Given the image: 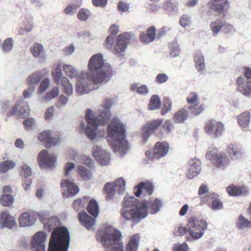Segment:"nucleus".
<instances>
[{
  "mask_svg": "<svg viewBox=\"0 0 251 251\" xmlns=\"http://www.w3.org/2000/svg\"><path fill=\"white\" fill-rule=\"evenodd\" d=\"M156 34V28L151 26L149 27L147 30V33L143 32L140 34L141 42L145 44L150 43L154 41Z\"/></svg>",
  "mask_w": 251,
  "mask_h": 251,
  "instance_id": "cd10ccee",
  "label": "nucleus"
},
{
  "mask_svg": "<svg viewBox=\"0 0 251 251\" xmlns=\"http://www.w3.org/2000/svg\"><path fill=\"white\" fill-rule=\"evenodd\" d=\"M130 89L132 91H136L138 94L142 95H145L149 92V89L146 85L138 86L137 84L134 83L131 85Z\"/></svg>",
  "mask_w": 251,
  "mask_h": 251,
  "instance_id": "a19ab883",
  "label": "nucleus"
},
{
  "mask_svg": "<svg viewBox=\"0 0 251 251\" xmlns=\"http://www.w3.org/2000/svg\"><path fill=\"white\" fill-rule=\"evenodd\" d=\"M87 211L94 218H97L99 213L98 202L95 200H91L87 206Z\"/></svg>",
  "mask_w": 251,
  "mask_h": 251,
  "instance_id": "e433bc0d",
  "label": "nucleus"
},
{
  "mask_svg": "<svg viewBox=\"0 0 251 251\" xmlns=\"http://www.w3.org/2000/svg\"><path fill=\"white\" fill-rule=\"evenodd\" d=\"M179 24L183 27L189 26L191 24V17L186 14L182 15L179 19Z\"/></svg>",
  "mask_w": 251,
  "mask_h": 251,
  "instance_id": "603ef678",
  "label": "nucleus"
},
{
  "mask_svg": "<svg viewBox=\"0 0 251 251\" xmlns=\"http://www.w3.org/2000/svg\"><path fill=\"white\" fill-rule=\"evenodd\" d=\"M172 102L171 100L168 98H166L163 103V107L161 111V114L164 115L166 114L169 111L172 109Z\"/></svg>",
  "mask_w": 251,
  "mask_h": 251,
  "instance_id": "5fc2aeb1",
  "label": "nucleus"
},
{
  "mask_svg": "<svg viewBox=\"0 0 251 251\" xmlns=\"http://www.w3.org/2000/svg\"><path fill=\"white\" fill-rule=\"evenodd\" d=\"M48 235L45 231L36 233L31 240V247L33 251H46V243Z\"/></svg>",
  "mask_w": 251,
  "mask_h": 251,
  "instance_id": "f8f14e48",
  "label": "nucleus"
},
{
  "mask_svg": "<svg viewBox=\"0 0 251 251\" xmlns=\"http://www.w3.org/2000/svg\"><path fill=\"white\" fill-rule=\"evenodd\" d=\"M227 191L230 196H237L241 193L240 187L235 186H229L227 187Z\"/></svg>",
  "mask_w": 251,
  "mask_h": 251,
  "instance_id": "13d9d810",
  "label": "nucleus"
},
{
  "mask_svg": "<svg viewBox=\"0 0 251 251\" xmlns=\"http://www.w3.org/2000/svg\"><path fill=\"white\" fill-rule=\"evenodd\" d=\"M199 160L196 158H191L189 161V168L187 176L190 179H192L197 176L201 172V165Z\"/></svg>",
  "mask_w": 251,
  "mask_h": 251,
  "instance_id": "5701e85b",
  "label": "nucleus"
},
{
  "mask_svg": "<svg viewBox=\"0 0 251 251\" xmlns=\"http://www.w3.org/2000/svg\"><path fill=\"white\" fill-rule=\"evenodd\" d=\"M126 132L124 124L118 118H112L108 126L107 137L113 151L122 156L125 155L130 150L126 139Z\"/></svg>",
  "mask_w": 251,
  "mask_h": 251,
  "instance_id": "7ed1b4c3",
  "label": "nucleus"
},
{
  "mask_svg": "<svg viewBox=\"0 0 251 251\" xmlns=\"http://www.w3.org/2000/svg\"><path fill=\"white\" fill-rule=\"evenodd\" d=\"M14 202V198L12 195H1L0 202L3 206H10Z\"/></svg>",
  "mask_w": 251,
  "mask_h": 251,
  "instance_id": "c03bdc74",
  "label": "nucleus"
},
{
  "mask_svg": "<svg viewBox=\"0 0 251 251\" xmlns=\"http://www.w3.org/2000/svg\"><path fill=\"white\" fill-rule=\"evenodd\" d=\"M29 108L27 105H24L23 101H17L7 114L8 117L16 116L18 118L25 117L28 115Z\"/></svg>",
  "mask_w": 251,
  "mask_h": 251,
  "instance_id": "2eb2a0df",
  "label": "nucleus"
},
{
  "mask_svg": "<svg viewBox=\"0 0 251 251\" xmlns=\"http://www.w3.org/2000/svg\"><path fill=\"white\" fill-rule=\"evenodd\" d=\"M251 226V220H249L243 215H240L236 223V226L239 231H246Z\"/></svg>",
  "mask_w": 251,
  "mask_h": 251,
  "instance_id": "7c9ffc66",
  "label": "nucleus"
},
{
  "mask_svg": "<svg viewBox=\"0 0 251 251\" xmlns=\"http://www.w3.org/2000/svg\"><path fill=\"white\" fill-rule=\"evenodd\" d=\"M131 38L130 34L125 32L118 35L116 45L114 48V53L118 57L123 56L127 44Z\"/></svg>",
  "mask_w": 251,
  "mask_h": 251,
  "instance_id": "ddd939ff",
  "label": "nucleus"
},
{
  "mask_svg": "<svg viewBox=\"0 0 251 251\" xmlns=\"http://www.w3.org/2000/svg\"><path fill=\"white\" fill-rule=\"evenodd\" d=\"M41 142H44L48 147L52 146H56L60 141L59 138L56 137H52L50 130H44L41 132L38 137Z\"/></svg>",
  "mask_w": 251,
  "mask_h": 251,
  "instance_id": "4be33fe9",
  "label": "nucleus"
},
{
  "mask_svg": "<svg viewBox=\"0 0 251 251\" xmlns=\"http://www.w3.org/2000/svg\"><path fill=\"white\" fill-rule=\"evenodd\" d=\"M56 157L50 155L46 150L41 151L38 155V161L42 168H51L55 163Z\"/></svg>",
  "mask_w": 251,
  "mask_h": 251,
  "instance_id": "4468645a",
  "label": "nucleus"
},
{
  "mask_svg": "<svg viewBox=\"0 0 251 251\" xmlns=\"http://www.w3.org/2000/svg\"><path fill=\"white\" fill-rule=\"evenodd\" d=\"M20 225L22 227H28L35 223V219L28 212L22 213L19 217Z\"/></svg>",
  "mask_w": 251,
  "mask_h": 251,
  "instance_id": "c85d7f7f",
  "label": "nucleus"
},
{
  "mask_svg": "<svg viewBox=\"0 0 251 251\" xmlns=\"http://www.w3.org/2000/svg\"><path fill=\"white\" fill-rule=\"evenodd\" d=\"M228 154L232 158H238L241 156L243 151L238 146L234 144H230L227 148Z\"/></svg>",
  "mask_w": 251,
  "mask_h": 251,
  "instance_id": "c9c22d12",
  "label": "nucleus"
},
{
  "mask_svg": "<svg viewBox=\"0 0 251 251\" xmlns=\"http://www.w3.org/2000/svg\"><path fill=\"white\" fill-rule=\"evenodd\" d=\"M35 119L32 118L26 119L23 121L24 125L26 127V128L28 129H32L33 126L35 125Z\"/></svg>",
  "mask_w": 251,
  "mask_h": 251,
  "instance_id": "e2e57ef3",
  "label": "nucleus"
},
{
  "mask_svg": "<svg viewBox=\"0 0 251 251\" xmlns=\"http://www.w3.org/2000/svg\"><path fill=\"white\" fill-rule=\"evenodd\" d=\"M162 120L157 119L147 124L143 128V141L146 143L151 135L161 125Z\"/></svg>",
  "mask_w": 251,
  "mask_h": 251,
  "instance_id": "6ab92c4d",
  "label": "nucleus"
},
{
  "mask_svg": "<svg viewBox=\"0 0 251 251\" xmlns=\"http://www.w3.org/2000/svg\"><path fill=\"white\" fill-rule=\"evenodd\" d=\"M16 165V163L11 160H6L0 162V173H5L12 169Z\"/></svg>",
  "mask_w": 251,
  "mask_h": 251,
  "instance_id": "58836bf2",
  "label": "nucleus"
},
{
  "mask_svg": "<svg viewBox=\"0 0 251 251\" xmlns=\"http://www.w3.org/2000/svg\"><path fill=\"white\" fill-rule=\"evenodd\" d=\"M188 117V112L184 108H181L176 112L174 116V122L176 123H183Z\"/></svg>",
  "mask_w": 251,
  "mask_h": 251,
  "instance_id": "473e14b6",
  "label": "nucleus"
},
{
  "mask_svg": "<svg viewBox=\"0 0 251 251\" xmlns=\"http://www.w3.org/2000/svg\"><path fill=\"white\" fill-rule=\"evenodd\" d=\"M50 84V80L49 78H45L40 84L38 91L40 93H42L44 92L48 87Z\"/></svg>",
  "mask_w": 251,
  "mask_h": 251,
  "instance_id": "0e129e2a",
  "label": "nucleus"
},
{
  "mask_svg": "<svg viewBox=\"0 0 251 251\" xmlns=\"http://www.w3.org/2000/svg\"><path fill=\"white\" fill-rule=\"evenodd\" d=\"M21 176L25 178H30L32 175V171L30 167L26 164H23L22 166Z\"/></svg>",
  "mask_w": 251,
  "mask_h": 251,
  "instance_id": "6e6d98bb",
  "label": "nucleus"
},
{
  "mask_svg": "<svg viewBox=\"0 0 251 251\" xmlns=\"http://www.w3.org/2000/svg\"><path fill=\"white\" fill-rule=\"evenodd\" d=\"M93 153L94 157L100 164L103 166L109 164L111 154L107 150H103L100 147L95 146L93 148Z\"/></svg>",
  "mask_w": 251,
  "mask_h": 251,
  "instance_id": "f3484780",
  "label": "nucleus"
},
{
  "mask_svg": "<svg viewBox=\"0 0 251 251\" xmlns=\"http://www.w3.org/2000/svg\"><path fill=\"white\" fill-rule=\"evenodd\" d=\"M89 71L82 72L79 75V93L85 94L97 89L98 85L107 82L113 75L109 65L103 62L91 61L88 64Z\"/></svg>",
  "mask_w": 251,
  "mask_h": 251,
  "instance_id": "f03ea898",
  "label": "nucleus"
},
{
  "mask_svg": "<svg viewBox=\"0 0 251 251\" xmlns=\"http://www.w3.org/2000/svg\"><path fill=\"white\" fill-rule=\"evenodd\" d=\"M208 4L210 10L219 15L225 14L230 8L227 0H210Z\"/></svg>",
  "mask_w": 251,
  "mask_h": 251,
  "instance_id": "dca6fc26",
  "label": "nucleus"
},
{
  "mask_svg": "<svg viewBox=\"0 0 251 251\" xmlns=\"http://www.w3.org/2000/svg\"><path fill=\"white\" fill-rule=\"evenodd\" d=\"M13 105L10 100L2 101L0 102L1 112L4 114L12 109Z\"/></svg>",
  "mask_w": 251,
  "mask_h": 251,
  "instance_id": "09e8293b",
  "label": "nucleus"
},
{
  "mask_svg": "<svg viewBox=\"0 0 251 251\" xmlns=\"http://www.w3.org/2000/svg\"><path fill=\"white\" fill-rule=\"evenodd\" d=\"M169 48L170 49V54L173 57L177 56L179 53V46L176 42H171L169 44Z\"/></svg>",
  "mask_w": 251,
  "mask_h": 251,
  "instance_id": "de8ad7c7",
  "label": "nucleus"
},
{
  "mask_svg": "<svg viewBox=\"0 0 251 251\" xmlns=\"http://www.w3.org/2000/svg\"><path fill=\"white\" fill-rule=\"evenodd\" d=\"M169 78V76L165 74H159L156 77L155 81L157 83L161 84L166 82Z\"/></svg>",
  "mask_w": 251,
  "mask_h": 251,
  "instance_id": "69168bd1",
  "label": "nucleus"
},
{
  "mask_svg": "<svg viewBox=\"0 0 251 251\" xmlns=\"http://www.w3.org/2000/svg\"><path fill=\"white\" fill-rule=\"evenodd\" d=\"M58 95V89L55 87L51 89L45 97L46 99L51 100L57 96Z\"/></svg>",
  "mask_w": 251,
  "mask_h": 251,
  "instance_id": "338daca9",
  "label": "nucleus"
},
{
  "mask_svg": "<svg viewBox=\"0 0 251 251\" xmlns=\"http://www.w3.org/2000/svg\"><path fill=\"white\" fill-rule=\"evenodd\" d=\"M114 102L113 99L106 98L99 108V116L93 115L91 109H87L86 117L89 125L85 128V133L90 139L93 140L96 137L99 126L105 125L108 122L111 117L110 109Z\"/></svg>",
  "mask_w": 251,
  "mask_h": 251,
  "instance_id": "20e7f679",
  "label": "nucleus"
},
{
  "mask_svg": "<svg viewBox=\"0 0 251 251\" xmlns=\"http://www.w3.org/2000/svg\"><path fill=\"white\" fill-rule=\"evenodd\" d=\"M52 74L55 83L58 84L60 82L63 92L68 95H71L73 93V85L67 77H62V71L61 66L58 65L52 71Z\"/></svg>",
  "mask_w": 251,
  "mask_h": 251,
  "instance_id": "9b49d317",
  "label": "nucleus"
},
{
  "mask_svg": "<svg viewBox=\"0 0 251 251\" xmlns=\"http://www.w3.org/2000/svg\"><path fill=\"white\" fill-rule=\"evenodd\" d=\"M14 47V41L12 38H8L2 44V50L4 52L10 51Z\"/></svg>",
  "mask_w": 251,
  "mask_h": 251,
  "instance_id": "49530a36",
  "label": "nucleus"
},
{
  "mask_svg": "<svg viewBox=\"0 0 251 251\" xmlns=\"http://www.w3.org/2000/svg\"><path fill=\"white\" fill-rule=\"evenodd\" d=\"M187 232H189L188 227L184 226H178L174 230V234L176 236H182L185 234Z\"/></svg>",
  "mask_w": 251,
  "mask_h": 251,
  "instance_id": "052dcab7",
  "label": "nucleus"
},
{
  "mask_svg": "<svg viewBox=\"0 0 251 251\" xmlns=\"http://www.w3.org/2000/svg\"><path fill=\"white\" fill-rule=\"evenodd\" d=\"M218 195L216 193H208L207 197H201V201L205 203L212 201L210 207L214 211H218L223 208V203L218 199Z\"/></svg>",
  "mask_w": 251,
  "mask_h": 251,
  "instance_id": "412c9836",
  "label": "nucleus"
},
{
  "mask_svg": "<svg viewBox=\"0 0 251 251\" xmlns=\"http://www.w3.org/2000/svg\"><path fill=\"white\" fill-rule=\"evenodd\" d=\"M216 122L213 120L208 121L205 127V132L209 135H213Z\"/></svg>",
  "mask_w": 251,
  "mask_h": 251,
  "instance_id": "864d4df0",
  "label": "nucleus"
},
{
  "mask_svg": "<svg viewBox=\"0 0 251 251\" xmlns=\"http://www.w3.org/2000/svg\"><path fill=\"white\" fill-rule=\"evenodd\" d=\"M216 148L209 149L205 156L209 160H213L214 165L220 169H224L229 163V157L225 153H218Z\"/></svg>",
  "mask_w": 251,
  "mask_h": 251,
  "instance_id": "9d476101",
  "label": "nucleus"
},
{
  "mask_svg": "<svg viewBox=\"0 0 251 251\" xmlns=\"http://www.w3.org/2000/svg\"><path fill=\"white\" fill-rule=\"evenodd\" d=\"M63 70L66 75L70 77H74L77 75V70L74 68L73 66L70 65H65L63 67Z\"/></svg>",
  "mask_w": 251,
  "mask_h": 251,
  "instance_id": "8fccbe9b",
  "label": "nucleus"
},
{
  "mask_svg": "<svg viewBox=\"0 0 251 251\" xmlns=\"http://www.w3.org/2000/svg\"><path fill=\"white\" fill-rule=\"evenodd\" d=\"M30 52L34 57L39 59L40 63H43L46 61V52L42 44L39 43L33 44L30 48Z\"/></svg>",
  "mask_w": 251,
  "mask_h": 251,
  "instance_id": "b1692460",
  "label": "nucleus"
},
{
  "mask_svg": "<svg viewBox=\"0 0 251 251\" xmlns=\"http://www.w3.org/2000/svg\"><path fill=\"white\" fill-rule=\"evenodd\" d=\"M126 182L123 177H120L114 182L107 183L104 189L107 194V199L111 200L117 194L123 195L125 191Z\"/></svg>",
  "mask_w": 251,
  "mask_h": 251,
  "instance_id": "1a4fd4ad",
  "label": "nucleus"
},
{
  "mask_svg": "<svg viewBox=\"0 0 251 251\" xmlns=\"http://www.w3.org/2000/svg\"><path fill=\"white\" fill-rule=\"evenodd\" d=\"M95 218L89 216L86 212L79 214V220L88 230H93L96 224Z\"/></svg>",
  "mask_w": 251,
  "mask_h": 251,
  "instance_id": "a878e982",
  "label": "nucleus"
},
{
  "mask_svg": "<svg viewBox=\"0 0 251 251\" xmlns=\"http://www.w3.org/2000/svg\"><path fill=\"white\" fill-rule=\"evenodd\" d=\"M96 235L97 241L107 249L106 251H124L121 232L113 227L107 226L104 230L99 229Z\"/></svg>",
  "mask_w": 251,
  "mask_h": 251,
  "instance_id": "39448f33",
  "label": "nucleus"
},
{
  "mask_svg": "<svg viewBox=\"0 0 251 251\" xmlns=\"http://www.w3.org/2000/svg\"><path fill=\"white\" fill-rule=\"evenodd\" d=\"M225 130L224 125L222 123L216 122L215 126V131L213 135L216 137H220L222 135Z\"/></svg>",
  "mask_w": 251,
  "mask_h": 251,
  "instance_id": "4d7b16f0",
  "label": "nucleus"
},
{
  "mask_svg": "<svg viewBox=\"0 0 251 251\" xmlns=\"http://www.w3.org/2000/svg\"><path fill=\"white\" fill-rule=\"evenodd\" d=\"M140 236L135 234L131 237L126 248V251H137Z\"/></svg>",
  "mask_w": 251,
  "mask_h": 251,
  "instance_id": "f704fd0d",
  "label": "nucleus"
},
{
  "mask_svg": "<svg viewBox=\"0 0 251 251\" xmlns=\"http://www.w3.org/2000/svg\"><path fill=\"white\" fill-rule=\"evenodd\" d=\"M169 149L168 143L158 142L154 146L153 155L157 159L160 158L166 155Z\"/></svg>",
  "mask_w": 251,
  "mask_h": 251,
  "instance_id": "393cba45",
  "label": "nucleus"
},
{
  "mask_svg": "<svg viewBox=\"0 0 251 251\" xmlns=\"http://www.w3.org/2000/svg\"><path fill=\"white\" fill-rule=\"evenodd\" d=\"M78 6L76 4L68 5L64 9V12L65 14L69 16L75 15L77 10Z\"/></svg>",
  "mask_w": 251,
  "mask_h": 251,
  "instance_id": "3c124183",
  "label": "nucleus"
},
{
  "mask_svg": "<svg viewBox=\"0 0 251 251\" xmlns=\"http://www.w3.org/2000/svg\"><path fill=\"white\" fill-rule=\"evenodd\" d=\"M195 59L197 71L202 73L205 67L204 56L201 53H198L196 55Z\"/></svg>",
  "mask_w": 251,
  "mask_h": 251,
  "instance_id": "4c0bfd02",
  "label": "nucleus"
},
{
  "mask_svg": "<svg viewBox=\"0 0 251 251\" xmlns=\"http://www.w3.org/2000/svg\"><path fill=\"white\" fill-rule=\"evenodd\" d=\"M42 76L43 75L40 72H36L33 73L32 75L28 77L27 82L30 86L37 84L40 81Z\"/></svg>",
  "mask_w": 251,
  "mask_h": 251,
  "instance_id": "ea45409f",
  "label": "nucleus"
},
{
  "mask_svg": "<svg viewBox=\"0 0 251 251\" xmlns=\"http://www.w3.org/2000/svg\"><path fill=\"white\" fill-rule=\"evenodd\" d=\"M251 120V114L249 112L245 111L238 116V124L242 128L248 127Z\"/></svg>",
  "mask_w": 251,
  "mask_h": 251,
  "instance_id": "72a5a7b5",
  "label": "nucleus"
},
{
  "mask_svg": "<svg viewBox=\"0 0 251 251\" xmlns=\"http://www.w3.org/2000/svg\"><path fill=\"white\" fill-rule=\"evenodd\" d=\"M198 100V95L195 92H191L187 98V101L189 104L196 102Z\"/></svg>",
  "mask_w": 251,
  "mask_h": 251,
  "instance_id": "680f3d73",
  "label": "nucleus"
},
{
  "mask_svg": "<svg viewBox=\"0 0 251 251\" xmlns=\"http://www.w3.org/2000/svg\"><path fill=\"white\" fill-rule=\"evenodd\" d=\"M245 76H240L236 80V91L243 96L251 98V69H245Z\"/></svg>",
  "mask_w": 251,
  "mask_h": 251,
  "instance_id": "6e6552de",
  "label": "nucleus"
},
{
  "mask_svg": "<svg viewBox=\"0 0 251 251\" xmlns=\"http://www.w3.org/2000/svg\"><path fill=\"white\" fill-rule=\"evenodd\" d=\"M153 185L151 183L141 182L134 187L135 189H137L135 195L137 197H139L143 192V193H147L149 195H151L153 193Z\"/></svg>",
  "mask_w": 251,
  "mask_h": 251,
  "instance_id": "bb28decb",
  "label": "nucleus"
},
{
  "mask_svg": "<svg viewBox=\"0 0 251 251\" xmlns=\"http://www.w3.org/2000/svg\"><path fill=\"white\" fill-rule=\"evenodd\" d=\"M91 171L85 167L79 166V176L83 180H89L92 176Z\"/></svg>",
  "mask_w": 251,
  "mask_h": 251,
  "instance_id": "37998d69",
  "label": "nucleus"
},
{
  "mask_svg": "<svg viewBox=\"0 0 251 251\" xmlns=\"http://www.w3.org/2000/svg\"><path fill=\"white\" fill-rule=\"evenodd\" d=\"M123 207L121 209L122 217L127 221L132 220L137 223L146 218L148 213H158L163 206L162 201L158 199H151L141 202L133 196H125Z\"/></svg>",
  "mask_w": 251,
  "mask_h": 251,
  "instance_id": "f257e3e1",
  "label": "nucleus"
},
{
  "mask_svg": "<svg viewBox=\"0 0 251 251\" xmlns=\"http://www.w3.org/2000/svg\"><path fill=\"white\" fill-rule=\"evenodd\" d=\"M204 109L205 106L203 104L199 106L195 104L194 105L189 106L188 107V110L193 116L199 115L204 111Z\"/></svg>",
  "mask_w": 251,
  "mask_h": 251,
  "instance_id": "a18cd8bd",
  "label": "nucleus"
},
{
  "mask_svg": "<svg viewBox=\"0 0 251 251\" xmlns=\"http://www.w3.org/2000/svg\"><path fill=\"white\" fill-rule=\"evenodd\" d=\"M45 228L49 231L55 229L60 225V222L58 218L56 216H51L47 219L43 223Z\"/></svg>",
  "mask_w": 251,
  "mask_h": 251,
  "instance_id": "c756f323",
  "label": "nucleus"
},
{
  "mask_svg": "<svg viewBox=\"0 0 251 251\" xmlns=\"http://www.w3.org/2000/svg\"><path fill=\"white\" fill-rule=\"evenodd\" d=\"M90 15V12L87 9L82 8L79 10V20L85 21Z\"/></svg>",
  "mask_w": 251,
  "mask_h": 251,
  "instance_id": "bf43d9fd",
  "label": "nucleus"
},
{
  "mask_svg": "<svg viewBox=\"0 0 251 251\" xmlns=\"http://www.w3.org/2000/svg\"><path fill=\"white\" fill-rule=\"evenodd\" d=\"M189 233L191 238L198 240L202 237L205 230L207 227V224L204 219L191 217L188 222Z\"/></svg>",
  "mask_w": 251,
  "mask_h": 251,
  "instance_id": "0eeeda50",
  "label": "nucleus"
},
{
  "mask_svg": "<svg viewBox=\"0 0 251 251\" xmlns=\"http://www.w3.org/2000/svg\"><path fill=\"white\" fill-rule=\"evenodd\" d=\"M225 26V23L221 18H218L216 20L211 22L210 27L213 35L216 36L218 34L222 27Z\"/></svg>",
  "mask_w": 251,
  "mask_h": 251,
  "instance_id": "2f4dec72",
  "label": "nucleus"
},
{
  "mask_svg": "<svg viewBox=\"0 0 251 251\" xmlns=\"http://www.w3.org/2000/svg\"><path fill=\"white\" fill-rule=\"evenodd\" d=\"M70 235L65 226L56 227L52 232L48 251H68Z\"/></svg>",
  "mask_w": 251,
  "mask_h": 251,
  "instance_id": "423d86ee",
  "label": "nucleus"
},
{
  "mask_svg": "<svg viewBox=\"0 0 251 251\" xmlns=\"http://www.w3.org/2000/svg\"><path fill=\"white\" fill-rule=\"evenodd\" d=\"M188 245L186 243H183L181 244H176L174 247V251H187Z\"/></svg>",
  "mask_w": 251,
  "mask_h": 251,
  "instance_id": "774afa93",
  "label": "nucleus"
},
{
  "mask_svg": "<svg viewBox=\"0 0 251 251\" xmlns=\"http://www.w3.org/2000/svg\"><path fill=\"white\" fill-rule=\"evenodd\" d=\"M16 225L15 218L8 211H3L0 214V228H13Z\"/></svg>",
  "mask_w": 251,
  "mask_h": 251,
  "instance_id": "aec40b11",
  "label": "nucleus"
},
{
  "mask_svg": "<svg viewBox=\"0 0 251 251\" xmlns=\"http://www.w3.org/2000/svg\"><path fill=\"white\" fill-rule=\"evenodd\" d=\"M60 186L61 188H67L62 193L64 197H71L78 192V187L74 182L69 179H63L61 181Z\"/></svg>",
  "mask_w": 251,
  "mask_h": 251,
  "instance_id": "a211bd4d",
  "label": "nucleus"
},
{
  "mask_svg": "<svg viewBox=\"0 0 251 251\" xmlns=\"http://www.w3.org/2000/svg\"><path fill=\"white\" fill-rule=\"evenodd\" d=\"M161 100L158 96L154 95L151 96L149 104V108L151 110H155L159 108L161 106Z\"/></svg>",
  "mask_w": 251,
  "mask_h": 251,
  "instance_id": "79ce46f5",
  "label": "nucleus"
}]
</instances>
